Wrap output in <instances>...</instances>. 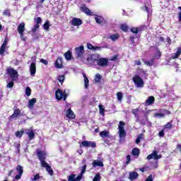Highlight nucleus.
<instances>
[{
  "mask_svg": "<svg viewBox=\"0 0 181 181\" xmlns=\"http://www.w3.org/2000/svg\"><path fill=\"white\" fill-rule=\"evenodd\" d=\"M101 57L100 54H89L87 59L83 60L85 64H90L91 66H97V60Z\"/></svg>",
  "mask_w": 181,
  "mask_h": 181,
  "instance_id": "obj_1",
  "label": "nucleus"
},
{
  "mask_svg": "<svg viewBox=\"0 0 181 181\" xmlns=\"http://www.w3.org/2000/svg\"><path fill=\"white\" fill-rule=\"evenodd\" d=\"M124 127H125V123L122 121H120L118 125V134L120 139H122L124 136H127V132H125Z\"/></svg>",
  "mask_w": 181,
  "mask_h": 181,
  "instance_id": "obj_2",
  "label": "nucleus"
},
{
  "mask_svg": "<svg viewBox=\"0 0 181 181\" xmlns=\"http://www.w3.org/2000/svg\"><path fill=\"white\" fill-rule=\"evenodd\" d=\"M75 54L77 59H81V60H84L83 56H84V46H80L76 48L75 49Z\"/></svg>",
  "mask_w": 181,
  "mask_h": 181,
  "instance_id": "obj_3",
  "label": "nucleus"
},
{
  "mask_svg": "<svg viewBox=\"0 0 181 181\" xmlns=\"http://www.w3.org/2000/svg\"><path fill=\"white\" fill-rule=\"evenodd\" d=\"M133 81L138 88H142L144 87V80L139 76H134L133 77Z\"/></svg>",
  "mask_w": 181,
  "mask_h": 181,
  "instance_id": "obj_4",
  "label": "nucleus"
},
{
  "mask_svg": "<svg viewBox=\"0 0 181 181\" xmlns=\"http://www.w3.org/2000/svg\"><path fill=\"white\" fill-rule=\"evenodd\" d=\"M7 74H8L13 81H16L18 80V71L12 68H8L7 69Z\"/></svg>",
  "mask_w": 181,
  "mask_h": 181,
  "instance_id": "obj_5",
  "label": "nucleus"
},
{
  "mask_svg": "<svg viewBox=\"0 0 181 181\" xmlns=\"http://www.w3.org/2000/svg\"><path fill=\"white\" fill-rule=\"evenodd\" d=\"M55 96L58 100H62L63 98L64 101H66V98H67V93H66V90L63 93L60 89H58L55 93Z\"/></svg>",
  "mask_w": 181,
  "mask_h": 181,
  "instance_id": "obj_6",
  "label": "nucleus"
},
{
  "mask_svg": "<svg viewBox=\"0 0 181 181\" xmlns=\"http://www.w3.org/2000/svg\"><path fill=\"white\" fill-rule=\"evenodd\" d=\"M37 155L39 158L41 165H46V155H47L46 151H37Z\"/></svg>",
  "mask_w": 181,
  "mask_h": 181,
  "instance_id": "obj_7",
  "label": "nucleus"
},
{
  "mask_svg": "<svg viewBox=\"0 0 181 181\" xmlns=\"http://www.w3.org/2000/svg\"><path fill=\"white\" fill-rule=\"evenodd\" d=\"M96 65L100 67H107L108 66V59L100 57L97 60Z\"/></svg>",
  "mask_w": 181,
  "mask_h": 181,
  "instance_id": "obj_8",
  "label": "nucleus"
},
{
  "mask_svg": "<svg viewBox=\"0 0 181 181\" xmlns=\"http://www.w3.org/2000/svg\"><path fill=\"white\" fill-rule=\"evenodd\" d=\"M71 25L72 26H75L76 28H80L81 25H83V21L80 18H73L70 21Z\"/></svg>",
  "mask_w": 181,
  "mask_h": 181,
  "instance_id": "obj_9",
  "label": "nucleus"
},
{
  "mask_svg": "<svg viewBox=\"0 0 181 181\" xmlns=\"http://www.w3.org/2000/svg\"><path fill=\"white\" fill-rule=\"evenodd\" d=\"M162 158V155H158V151H154L153 153L147 156V159L151 160V159H154V160H158V159H160Z\"/></svg>",
  "mask_w": 181,
  "mask_h": 181,
  "instance_id": "obj_10",
  "label": "nucleus"
},
{
  "mask_svg": "<svg viewBox=\"0 0 181 181\" xmlns=\"http://www.w3.org/2000/svg\"><path fill=\"white\" fill-rule=\"evenodd\" d=\"M81 145L83 146H85L86 148H95L97 144L94 141H83L81 143Z\"/></svg>",
  "mask_w": 181,
  "mask_h": 181,
  "instance_id": "obj_11",
  "label": "nucleus"
},
{
  "mask_svg": "<svg viewBox=\"0 0 181 181\" xmlns=\"http://www.w3.org/2000/svg\"><path fill=\"white\" fill-rule=\"evenodd\" d=\"M66 117L69 119H74L76 118V115H74V112L71 110V108H69L65 110Z\"/></svg>",
  "mask_w": 181,
  "mask_h": 181,
  "instance_id": "obj_12",
  "label": "nucleus"
},
{
  "mask_svg": "<svg viewBox=\"0 0 181 181\" xmlns=\"http://www.w3.org/2000/svg\"><path fill=\"white\" fill-rule=\"evenodd\" d=\"M169 114H170L169 110H163V112L155 113L154 117L156 118H163L165 115H169Z\"/></svg>",
  "mask_w": 181,
  "mask_h": 181,
  "instance_id": "obj_13",
  "label": "nucleus"
},
{
  "mask_svg": "<svg viewBox=\"0 0 181 181\" xmlns=\"http://www.w3.org/2000/svg\"><path fill=\"white\" fill-rule=\"evenodd\" d=\"M30 72L31 76L34 77V76L36 74V62H33L30 64Z\"/></svg>",
  "mask_w": 181,
  "mask_h": 181,
  "instance_id": "obj_14",
  "label": "nucleus"
},
{
  "mask_svg": "<svg viewBox=\"0 0 181 181\" xmlns=\"http://www.w3.org/2000/svg\"><path fill=\"white\" fill-rule=\"evenodd\" d=\"M139 176V174L135 171L130 172L129 174V179L130 180H136L138 179V177Z\"/></svg>",
  "mask_w": 181,
  "mask_h": 181,
  "instance_id": "obj_15",
  "label": "nucleus"
},
{
  "mask_svg": "<svg viewBox=\"0 0 181 181\" xmlns=\"http://www.w3.org/2000/svg\"><path fill=\"white\" fill-rule=\"evenodd\" d=\"M21 115V110L16 107H14L13 108V113L10 117L11 119H13V118H18L19 115Z\"/></svg>",
  "mask_w": 181,
  "mask_h": 181,
  "instance_id": "obj_16",
  "label": "nucleus"
},
{
  "mask_svg": "<svg viewBox=\"0 0 181 181\" xmlns=\"http://www.w3.org/2000/svg\"><path fill=\"white\" fill-rule=\"evenodd\" d=\"M55 67H57V69H62V67H63V58H57V61L55 62Z\"/></svg>",
  "mask_w": 181,
  "mask_h": 181,
  "instance_id": "obj_17",
  "label": "nucleus"
},
{
  "mask_svg": "<svg viewBox=\"0 0 181 181\" xmlns=\"http://www.w3.org/2000/svg\"><path fill=\"white\" fill-rule=\"evenodd\" d=\"M81 9L84 12V13H86V15H88V16H93L94 15V13L91 12V11L86 6H82Z\"/></svg>",
  "mask_w": 181,
  "mask_h": 181,
  "instance_id": "obj_18",
  "label": "nucleus"
},
{
  "mask_svg": "<svg viewBox=\"0 0 181 181\" xmlns=\"http://www.w3.org/2000/svg\"><path fill=\"white\" fill-rule=\"evenodd\" d=\"M155 103V97L150 96L145 101V105H152Z\"/></svg>",
  "mask_w": 181,
  "mask_h": 181,
  "instance_id": "obj_19",
  "label": "nucleus"
},
{
  "mask_svg": "<svg viewBox=\"0 0 181 181\" xmlns=\"http://www.w3.org/2000/svg\"><path fill=\"white\" fill-rule=\"evenodd\" d=\"M41 166H42V168H45L47 172H48V173L52 176L53 175V170L52 169V167H50V165H49V164L47 163H45V165H41Z\"/></svg>",
  "mask_w": 181,
  "mask_h": 181,
  "instance_id": "obj_20",
  "label": "nucleus"
},
{
  "mask_svg": "<svg viewBox=\"0 0 181 181\" xmlns=\"http://www.w3.org/2000/svg\"><path fill=\"white\" fill-rule=\"evenodd\" d=\"M92 165L93 168H97V166L103 168L104 166V163H103V161L97 160H93Z\"/></svg>",
  "mask_w": 181,
  "mask_h": 181,
  "instance_id": "obj_21",
  "label": "nucleus"
},
{
  "mask_svg": "<svg viewBox=\"0 0 181 181\" xmlns=\"http://www.w3.org/2000/svg\"><path fill=\"white\" fill-rule=\"evenodd\" d=\"M26 134L27 135H28V138L30 141H32V139L35 138V132H33V130L28 129Z\"/></svg>",
  "mask_w": 181,
  "mask_h": 181,
  "instance_id": "obj_22",
  "label": "nucleus"
},
{
  "mask_svg": "<svg viewBox=\"0 0 181 181\" xmlns=\"http://www.w3.org/2000/svg\"><path fill=\"white\" fill-rule=\"evenodd\" d=\"M36 101H37L36 98H33L29 100L28 107V108H30V110H32L33 108V107L35 106V104H36Z\"/></svg>",
  "mask_w": 181,
  "mask_h": 181,
  "instance_id": "obj_23",
  "label": "nucleus"
},
{
  "mask_svg": "<svg viewBox=\"0 0 181 181\" xmlns=\"http://www.w3.org/2000/svg\"><path fill=\"white\" fill-rule=\"evenodd\" d=\"M18 33H23L25 32V23L22 22L17 28Z\"/></svg>",
  "mask_w": 181,
  "mask_h": 181,
  "instance_id": "obj_24",
  "label": "nucleus"
},
{
  "mask_svg": "<svg viewBox=\"0 0 181 181\" xmlns=\"http://www.w3.org/2000/svg\"><path fill=\"white\" fill-rule=\"evenodd\" d=\"M181 54V47H178L176 53H173L172 54V59H177L179 56Z\"/></svg>",
  "mask_w": 181,
  "mask_h": 181,
  "instance_id": "obj_25",
  "label": "nucleus"
},
{
  "mask_svg": "<svg viewBox=\"0 0 181 181\" xmlns=\"http://www.w3.org/2000/svg\"><path fill=\"white\" fill-rule=\"evenodd\" d=\"M95 20L96 23H99L100 25V23H103V22H104V18H103V16H96L95 17Z\"/></svg>",
  "mask_w": 181,
  "mask_h": 181,
  "instance_id": "obj_26",
  "label": "nucleus"
},
{
  "mask_svg": "<svg viewBox=\"0 0 181 181\" xmlns=\"http://www.w3.org/2000/svg\"><path fill=\"white\" fill-rule=\"evenodd\" d=\"M64 57H65L66 60H71V57H73V54H71V52L67 51L64 54Z\"/></svg>",
  "mask_w": 181,
  "mask_h": 181,
  "instance_id": "obj_27",
  "label": "nucleus"
},
{
  "mask_svg": "<svg viewBox=\"0 0 181 181\" xmlns=\"http://www.w3.org/2000/svg\"><path fill=\"white\" fill-rule=\"evenodd\" d=\"M110 39H111L112 42H115L116 40H118V39H119V35L118 34L111 35H110Z\"/></svg>",
  "mask_w": 181,
  "mask_h": 181,
  "instance_id": "obj_28",
  "label": "nucleus"
},
{
  "mask_svg": "<svg viewBox=\"0 0 181 181\" xmlns=\"http://www.w3.org/2000/svg\"><path fill=\"white\" fill-rule=\"evenodd\" d=\"M144 64H146V66H153V64L155 63V59H151V60L148 61H144Z\"/></svg>",
  "mask_w": 181,
  "mask_h": 181,
  "instance_id": "obj_29",
  "label": "nucleus"
},
{
  "mask_svg": "<svg viewBox=\"0 0 181 181\" xmlns=\"http://www.w3.org/2000/svg\"><path fill=\"white\" fill-rule=\"evenodd\" d=\"M169 129H172V123L170 122H168L163 127V131H169Z\"/></svg>",
  "mask_w": 181,
  "mask_h": 181,
  "instance_id": "obj_30",
  "label": "nucleus"
},
{
  "mask_svg": "<svg viewBox=\"0 0 181 181\" xmlns=\"http://www.w3.org/2000/svg\"><path fill=\"white\" fill-rule=\"evenodd\" d=\"M102 49H108V45H104L103 47H95V51L94 52H101Z\"/></svg>",
  "mask_w": 181,
  "mask_h": 181,
  "instance_id": "obj_31",
  "label": "nucleus"
},
{
  "mask_svg": "<svg viewBox=\"0 0 181 181\" xmlns=\"http://www.w3.org/2000/svg\"><path fill=\"white\" fill-rule=\"evenodd\" d=\"M16 170L18 173V174L23 175V167H22L21 165H18L16 167Z\"/></svg>",
  "mask_w": 181,
  "mask_h": 181,
  "instance_id": "obj_32",
  "label": "nucleus"
},
{
  "mask_svg": "<svg viewBox=\"0 0 181 181\" xmlns=\"http://www.w3.org/2000/svg\"><path fill=\"white\" fill-rule=\"evenodd\" d=\"M132 153L133 155V156H139V150L138 148H134L132 151Z\"/></svg>",
  "mask_w": 181,
  "mask_h": 181,
  "instance_id": "obj_33",
  "label": "nucleus"
},
{
  "mask_svg": "<svg viewBox=\"0 0 181 181\" xmlns=\"http://www.w3.org/2000/svg\"><path fill=\"white\" fill-rule=\"evenodd\" d=\"M99 111H100V115H103V117H104V114L105 112V109H104V105H99Z\"/></svg>",
  "mask_w": 181,
  "mask_h": 181,
  "instance_id": "obj_34",
  "label": "nucleus"
},
{
  "mask_svg": "<svg viewBox=\"0 0 181 181\" xmlns=\"http://www.w3.org/2000/svg\"><path fill=\"white\" fill-rule=\"evenodd\" d=\"M160 56H162V53H160V51L157 50L156 53L153 57V60H155V59H160Z\"/></svg>",
  "mask_w": 181,
  "mask_h": 181,
  "instance_id": "obj_35",
  "label": "nucleus"
},
{
  "mask_svg": "<svg viewBox=\"0 0 181 181\" xmlns=\"http://www.w3.org/2000/svg\"><path fill=\"white\" fill-rule=\"evenodd\" d=\"M40 179H42V177L39 174L35 175L33 177L30 178L31 181H38Z\"/></svg>",
  "mask_w": 181,
  "mask_h": 181,
  "instance_id": "obj_36",
  "label": "nucleus"
},
{
  "mask_svg": "<svg viewBox=\"0 0 181 181\" xmlns=\"http://www.w3.org/2000/svg\"><path fill=\"white\" fill-rule=\"evenodd\" d=\"M117 97L118 101H119L121 103V101H122V98L124 97L122 95V92H117Z\"/></svg>",
  "mask_w": 181,
  "mask_h": 181,
  "instance_id": "obj_37",
  "label": "nucleus"
},
{
  "mask_svg": "<svg viewBox=\"0 0 181 181\" xmlns=\"http://www.w3.org/2000/svg\"><path fill=\"white\" fill-rule=\"evenodd\" d=\"M39 28H40V25L38 24H35L32 28V32L35 33V32H37Z\"/></svg>",
  "mask_w": 181,
  "mask_h": 181,
  "instance_id": "obj_38",
  "label": "nucleus"
},
{
  "mask_svg": "<svg viewBox=\"0 0 181 181\" xmlns=\"http://www.w3.org/2000/svg\"><path fill=\"white\" fill-rule=\"evenodd\" d=\"M95 45H93L90 43H88L87 44V49H88L89 50H92L93 52H94L95 50Z\"/></svg>",
  "mask_w": 181,
  "mask_h": 181,
  "instance_id": "obj_39",
  "label": "nucleus"
},
{
  "mask_svg": "<svg viewBox=\"0 0 181 181\" xmlns=\"http://www.w3.org/2000/svg\"><path fill=\"white\" fill-rule=\"evenodd\" d=\"M122 30H123V32H128V25L127 24H122L120 26Z\"/></svg>",
  "mask_w": 181,
  "mask_h": 181,
  "instance_id": "obj_40",
  "label": "nucleus"
},
{
  "mask_svg": "<svg viewBox=\"0 0 181 181\" xmlns=\"http://www.w3.org/2000/svg\"><path fill=\"white\" fill-rule=\"evenodd\" d=\"M30 94H32V90L30 89V88L29 86H28L26 88H25V95L28 96V97H30Z\"/></svg>",
  "mask_w": 181,
  "mask_h": 181,
  "instance_id": "obj_41",
  "label": "nucleus"
},
{
  "mask_svg": "<svg viewBox=\"0 0 181 181\" xmlns=\"http://www.w3.org/2000/svg\"><path fill=\"white\" fill-rule=\"evenodd\" d=\"M64 75H59L58 76V81H59V83H61V84H63V83H64Z\"/></svg>",
  "mask_w": 181,
  "mask_h": 181,
  "instance_id": "obj_42",
  "label": "nucleus"
},
{
  "mask_svg": "<svg viewBox=\"0 0 181 181\" xmlns=\"http://www.w3.org/2000/svg\"><path fill=\"white\" fill-rule=\"evenodd\" d=\"M6 49V45H1L0 48V54L1 56H4V53H5V49Z\"/></svg>",
  "mask_w": 181,
  "mask_h": 181,
  "instance_id": "obj_43",
  "label": "nucleus"
},
{
  "mask_svg": "<svg viewBox=\"0 0 181 181\" xmlns=\"http://www.w3.org/2000/svg\"><path fill=\"white\" fill-rule=\"evenodd\" d=\"M83 78L85 83V88H87V87H88V78H87V76H86V74H83Z\"/></svg>",
  "mask_w": 181,
  "mask_h": 181,
  "instance_id": "obj_44",
  "label": "nucleus"
},
{
  "mask_svg": "<svg viewBox=\"0 0 181 181\" xmlns=\"http://www.w3.org/2000/svg\"><path fill=\"white\" fill-rule=\"evenodd\" d=\"M43 28L45 30H49V28H50V24L49 21L45 22V23L43 25Z\"/></svg>",
  "mask_w": 181,
  "mask_h": 181,
  "instance_id": "obj_45",
  "label": "nucleus"
},
{
  "mask_svg": "<svg viewBox=\"0 0 181 181\" xmlns=\"http://www.w3.org/2000/svg\"><path fill=\"white\" fill-rule=\"evenodd\" d=\"M101 81V75L100 74H97L95 77V83H100Z\"/></svg>",
  "mask_w": 181,
  "mask_h": 181,
  "instance_id": "obj_46",
  "label": "nucleus"
},
{
  "mask_svg": "<svg viewBox=\"0 0 181 181\" xmlns=\"http://www.w3.org/2000/svg\"><path fill=\"white\" fill-rule=\"evenodd\" d=\"M100 135L102 138H105L106 136H108V133L107 131H103L100 132Z\"/></svg>",
  "mask_w": 181,
  "mask_h": 181,
  "instance_id": "obj_47",
  "label": "nucleus"
},
{
  "mask_svg": "<svg viewBox=\"0 0 181 181\" xmlns=\"http://www.w3.org/2000/svg\"><path fill=\"white\" fill-rule=\"evenodd\" d=\"M23 135V130L18 131L16 132V136L22 138Z\"/></svg>",
  "mask_w": 181,
  "mask_h": 181,
  "instance_id": "obj_48",
  "label": "nucleus"
},
{
  "mask_svg": "<svg viewBox=\"0 0 181 181\" xmlns=\"http://www.w3.org/2000/svg\"><path fill=\"white\" fill-rule=\"evenodd\" d=\"M68 180L69 181H77V180H76V175L71 174V175H69Z\"/></svg>",
  "mask_w": 181,
  "mask_h": 181,
  "instance_id": "obj_49",
  "label": "nucleus"
},
{
  "mask_svg": "<svg viewBox=\"0 0 181 181\" xmlns=\"http://www.w3.org/2000/svg\"><path fill=\"white\" fill-rule=\"evenodd\" d=\"M93 180V181H100V180H101V176L100 175V173L96 174Z\"/></svg>",
  "mask_w": 181,
  "mask_h": 181,
  "instance_id": "obj_50",
  "label": "nucleus"
},
{
  "mask_svg": "<svg viewBox=\"0 0 181 181\" xmlns=\"http://www.w3.org/2000/svg\"><path fill=\"white\" fill-rule=\"evenodd\" d=\"M36 25H39L40 23H42V18L37 17L34 19Z\"/></svg>",
  "mask_w": 181,
  "mask_h": 181,
  "instance_id": "obj_51",
  "label": "nucleus"
},
{
  "mask_svg": "<svg viewBox=\"0 0 181 181\" xmlns=\"http://www.w3.org/2000/svg\"><path fill=\"white\" fill-rule=\"evenodd\" d=\"M142 138H144V134H139L137 137V139H136V144H139V142H141V139H142Z\"/></svg>",
  "mask_w": 181,
  "mask_h": 181,
  "instance_id": "obj_52",
  "label": "nucleus"
},
{
  "mask_svg": "<svg viewBox=\"0 0 181 181\" xmlns=\"http://www.w3.org/2000/svg\"><path fill=\"white\" fill-rule=\"evenodd\" d=\"M139 110L138 109H134L132 112V114L136 117V118H138V112H139Z\"/></svg>",
  "mask_w": 181,
  "mask_h": 181,
  "instance_id": "obj_53",
  "label": "nucleus"
},
{
  "mask_svg": "<svg viewBox=\"0 0 181 181\" xmlns=\"http://www.w3.org/2000/svg\"><path fill=\"white\" fill-rule=\"evenodd\" d=\"M86 169H87V165H84L82 167V170H81V175H84V173H86Z\"/></svg>",
  "mask_w": 181,
  "mask_h": 181,
  "instance_id": "obj_54",
  "label": "nucleus"
},
{
  "mask_svg": "<svg viewBox=\"0 0 181 181\" xmlns=\"http://www.w3.org/2000/svg\"><path fill=\"white\" fill-rule=\"evenodd\" d=\"M146 28L145 25H141L140 27H137V30L139 32H142V30H144Z\"/></svg>",
  "mask_w": 181,
  "mask_h": 181,
  "instance_id": "obj_55",
  "label": "nucleus"
},
{
  "mask_svg": "<svg viewBox=\"0 0 181 181\" xmlns=\"http://www.w3.org/2000/svg\"><path fill=\"white\" fill-rule=\"evenodd\" d=\"M40 62L45 64V66H47V64H49V62H47V60L45 59H41Z\"/></svg>",
  "mask_w": 181,
  "mask_h": 181,
  "instance_id": "obj_56",
  "label": "nucleus"
},
{
  "mask_svg": "<svg viewBox=\"0 0 181 181\" xmlns=\"http://www.w3.org/2000/svg\"><path fill=\"white\" fill-rule=\"evenodd\" d=\"M3 14L6 16H11V12L8 10H5Z\"/></svg>",
  "mask_w": 181,
  "mask_h": 181,
  "instance_id": "obj_57",
  "label": "nucleus"
},
{
  "mask_svg": "<svg viewBox=\"0 0 181 181\" xmlns=\"http://www.w3.org/2000/svg\"><path fill=\"white\" fill-rule=\"evenodd\" d=\"M129 162H131V156L130 155H127L126 165H129Z\"/></svg>",
  "mask_w": 181,
  "mask_h": 181,
  "instance_id": "obj_58",
  "label": "nucleus"
},
{
  "mask_svg": "<svg viewBox=\"0 0 181 181\" xmlns=\"http://www.w3.org/2000/svg\"><path fill=\"white\" fill-rule=\"evenodd\" d=\"M19 35L22 40H23L24 42L26 41V37L23 35V33H19Z\"/></svg>",
  "mask_w": 181,
  "mask_h": 181,
  "instance_id": "obj_59",
  "label": "nucleus"
},
{
  "mask_svg": "<svg viewBox=\"0 0 181 181\" xmlns=\"http://www.w3.org/2000/svg\"><path fill=\"white\" fill-rule=\"evenodd\" d=\"M165 130H161L160 132H159L158 133V135L159 136H160V138H163V136H165V132H164Z\"/></svg>",
  "mask_w": 181,
  "mask_h": 181,
  "instance_id": "obj_60",
  "label": "nucleus"
},
{
  "mask_svg": "<svg viewBox=\"0 0 181 181\" xmlns=\"http://www.w3.org/2000/svg\"><path fill=\"white\" fill-rule=\"evenodd\" d=\"M131 32H132V33H138V28H132Z\"/></svg>",
  "mask_w": 181,
  "mask_h": 181,
  "instance_id": "obj_61",
  "label": "nucleus"
},
{
  "mask_svg": "<svg viewBox=\"0 0 181 181\" xmlns=\"http://www.w3.org/2000/svg\"><path fill=\"white\" fill-rule=\"evenodd\" d=\"M7 87L8 88H12L13 87V82H9L8 84H7Z\"/></svg>",
  "mask_w": 181,
  "mask_h": 181,
  "instance_id": "obj_62",
  "label": "nucleus"
},
{
  "mask_svg": "<svg viewBox=\"0 0 181 181\" xmlns=\"http://www.w3.org/2000/svg\"><path fill=\"white\" fill-rule=\"evenodd\" d=\"M145 181H153V178L152 177V175H150Z\"/></svg>",
  "mask_w": 181,
  "mask_h": 181,
  "instance_id": "obj_63",
  "label": "nucleus"
},
{
  "mask_svg": "<svg viewBox=\"0 0 181 181\" xmlns=\"http://www.w3.org/2000/svg\"><path fill=\"white\" fill-rule=\"evenodd\" d=\"M21 177H22V174H18L16 176V180H19L21 179Z\"/></svg>",
  "mask_w": 181,
  "mask_h": 181,
  "instance_id": "obj_64",
  "label": "nucleus"
}]
</instances>
